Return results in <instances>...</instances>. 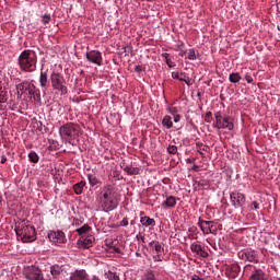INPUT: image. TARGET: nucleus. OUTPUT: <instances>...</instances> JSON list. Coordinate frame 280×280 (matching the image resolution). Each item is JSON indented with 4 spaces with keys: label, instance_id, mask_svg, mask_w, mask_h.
<instances>
[{
    "label": "nucleus",
    "instance_id": "58836bf2",
    "mask_svg": "<svg viewBox=\"0 0 280 280\" xmlns=\"http://www.w3.org/2000/svg\"><path fill=\"white\" fill-rule=\"evenodd\" d=\"M167 113H170V115H172L173 117L178 115V108L177 107H167L166 108Z\"/></svg>",
    "mask_w": 280,
    "mask_h": 280
},
{
    "label": "nucleus",
    "instance_id": "4c0bfd02",
    "mask_svg": "<svg viewBox=\"0 0 280 280\" xmlns=\"http://www.w3.org/2000/svg\"><path fill=\"white\" fill-rule=\"evenodd\" d=\"M196 49H194V48H190L189 50H188V60H196Z\"/></svg>",
    "mask_w": 280,
    "mask_h": 280
},
{
    "label": "nucleus",
    "instance_id": "ddd939ff",
    "mask_svg": "<svg viewBox=\"0 0 280 280\" xmlns=\"http://www.w3.org/2000/svg\"><path fill=\"white\" fill-rule=\"evenodd\" d=\"M95 243V236L93 235H83L79 240L80 248H92L93 244Z\"/></svg>",
    "mask_w": 280,
    "mask_h": 280
},
{
    "label": "nucleus",
    "instance_id": "cd10ccee",
    "mask_svg": "<svg viewBox=\"0 0 280 280\" xmlns=\"http://www.w3.org/2000/svg\"><path fill=\"white\" fill-rule=\"evenodd\" d=\"M142 280H161V279H159V276H156V272L154 270L148 269L144 272Z\"/></svg>",
    "mask_w": 280,
    "mask_h": 280
},
{
    "label": "nucleus",
    "instance_id": "f03ea898",
    "mask_svg": "<svg viewBox=\"0 0 280 280\" xmlns=\"http://www.w3.org/2000/svg\"><path fill=\"white\" fill-rule=\"evenodd\" d=\"M80 125L67 122L59 128V136L69 145H78L80 143Z\"/></svg>",
    "mask_w": 280,
    "mask_h": 280
},
{
    "label": "nucleus",
    "instance_id": "8fccbe9b",
    "mask_svg": "<svg viewBox=\"0 0 280 280\" xmlns=\"http://www.w3.org/2000/svg\"><path fill=\"white\" fill-rule=\"evenodd\" d=\"M80 224H82V220H80V219H73V225H74V226H80Z\"/></svg>",
    "mask_w": 280,
    "mask_h": 280
},
{
    "label": "nucleus",
    "instance_id": "9b49d317",
    "mask_svg": "<svg viewBox=\"0 0 280 280\" xmlns=\"http://www.w3.org/2000/svg\"><path fill=\"white\" fill-rule=\"evenodd\" d=\"M238 257L243 261L259 264V255L254 249H244V250L238 253Z\"/></svg>",
    "mask_w": 280,
    "mask_h": 280
},
{
    "label": "nucleus",
    "instance_id": "c756f323",
    "mask_svg": "<svg viewBox=\"0 0 280 280\" xmlns=\"http://www.w3.org/2000/svg\"><path fill=\"white\" fill-rule=\"evenodd\" d=\"M88 180H89L90 187H95L96 185H100L102 183L100 178H97V176L93 174H88Z\"/></svg>",
    "mask_w": 280,
    "mask_h": 280
},
{
    "label": "nucleus",
    "instance_id": "49530a36",
    "mask_svg": "<svg viewBox=\"0 0 280 280\" xmlns=\"http://www.w3.org/2000/svg\"><path fill=\"white\" fill-rule=\"evenodd\" d=\"M154 250H155V253H158V255H159L160 253H162L163 247L161 246V243L155 242V244H154Z\"/></svg>",
    "mask_w": 280,
    "mask_h": 280
},
{
    "label": "nucleus",
    "instance_id": "f257e3e1",
    "mask_svg": "<svg viewBox=\"0 0 280 280\" xmlns=\"http://www.w3.org/2000/svg\"><path fill=\"white\" fill-rule=\"evenodd\" d=\"M119 188L115 184H105L96 191V202L102 211H115L119 207Z\"/></svg>",
    "mask_w": 280,
    "mask_h": 280
},
{
    "label": "nucleus",
    "instance_id": "9d476101",
    "mask_svg": "<svg viewBox=\"0 0 280 280\" xmlns=\"http://www.w3.org/2000/svg\"><path fill=\"white\" fill-rule=\"evenodd\" d=\"M48 240L56 246H60V244H67V235H65V232H62L61 230L49 231Z\"/></svg>",
    "mask_w": 280,
    "mask_h": 280
},
{
    "label": "nucleus",
    "instance_id": "39448f33",
    "mask_svg": "<svg viewBox=\"0 0 280 280\" xmlns=\"http://www.w3.org/2000/svg\"><path fill=\"white\" fill-rule=\"evenodd\" d=\"M215 121L212 124V128L217 130H229L230 132L234 130L235 124L233 117L222 114V112H217L214 114Z\"/></svg>",
    "mask_w": 280,
    "mask_h": 280
},
{
    "label": "nucleus",
    "instance_id": "bf43d9fd",
    "mask_svg": "<svg viewBox=\"0 0 280 280\" xmlns=\"http://www.w3.org/2000/svg\"><path fill=\"white\" fill-rule=\"evenodd\" d=\"M89 280H102V279H100V277H97V276H92V278Z\"/></svg>",
    "mask_w": 280,
    "mask_h": 280
},
{
    "label": "nucleus",
    "instance_id": "bb28decb",
    "mask_svg": "<svg viewBox=\"0 0 280 280\" xmlns=\"http://www.w3.org/2000/svg\"><path fill=\"white\" fill-rule=\"evenodd\" d=\"M197 152L200 154L202 159H205L203 152H209V145L203 144L202 142H196Z\"/></svg>",
    "mask_w": 280,
    "mask_h": 280
},
{
    "label": "nucleus",
    "instance_id": "412c9836",
    "mask_svg": "<svg viewBox=\"0 0 280 280\" xmlns=\"http://www.w3.org/2000/svg\"><path fill=\"white\" fill-rule=\"evenodd\" d=\"M28 95H32L35 102H40V89L36 88L33 83L28 86Z\"/></svg>",
    "mask_w": 280,
    "mask_h": 280
},
{
    "label": "nucleus",
    "instance_id": "4468645a",
    "mask_svg": "<svg viewBox=\"0 0 280 280\" xmlns=\"http://www.w3.org/2000/svg\"><path fill=\"white\" fill-rule=\"evenodd\" d=\"M190 250L191 253H196L199 257H202L203 259H207L209 257V252L202 247V245L197 244V243H191L190 244Z\"/></svg>",
    "mask_w": 280,
    "mask_h": 280
},
{
    "label": "nucleus",
    "instance_id": "a19ab883",
    "mask_svg": "<svg viewBox=\"0 0 280 280\" xmlns=\"http://www.w3.org/2000/svg\"><path fill=\"white\" fill-rule=\"evenodd\" d=\"M42 21L44 25H47L51 21V14H44Z\"/></svg>",
    "mask_w": 280,
    "mask_h": 280
},
{
    "label": "nucleus",
    "instance_id": "a18cd8bd",
    "mask_svg": "<svg viewBox=\"0 0 280 280\" xmlns=\"http://www.w3.org/2000/svg\"><path fill=\"white\" fill-rule=\"evenodd\" d=\"M249 209H250V211H253V210L257 211V209H259V202L258 201H253L249 205Z\"/></svg>",
    "mask_w": 280,
    "mask_h": 280
},
{
    "label": "nucleus",
    "instance_id": "a211bd4d",
    "mask_svg": "<svg viewBox=\"0 0 280 280\" xmlns=\"http://www.w3.org/2000/svg\"><path fill=\"white\" fill-rule=\"evenodd\" d=\"M225 275L229 279H237L240 275V266L232 265L225 269Z\"/></svg>",
    "mask_w": 280,
    "mask_h": 280
},
{
    "label": "nucleus",
    "instance_id": "de8ad7c7",
    "mask_svg": "<svg viewBox=\"0 0 280 280\" xmlns=\"http://www.w3.org/2000/svg\"><path fill=\"white\" fill-rule=\"evenodd\" d=\"M245 80H246L247 84H253V74L250 72H247L245 74Z\"/></svg>",
    "mask_w": 280,
    "mask_h": 280
},
{
    "label": "nucleus",
    "instance_id": "3c124183",
    "mask_svg": "<svg viewBox=\"0 0 280 280\" xmlns=\"http://www.w3.org/2000/svg\"><path fill=\"white\" fill-rule=\"evenodd\" d=\"M175 47H178V49H180V47H185V42L178 40Z\"/></svg>",
    "mask_w": 280,
    "mask_h": 280
},
{
    "label": "nucleus",
    "instance_id": "b1692460",
    "mask_svg": "<svg viewBox=\"0 0 280 280\" xmlns=\"http://www.w3.org/2000/svg\"><path fill=\"white\" fill-rule=\"evenodd\" d=\"M140 223L142 226H156V221L148 215L140 217Z\"/></svg>",
    "mask_w": 280,
    "mask_h": 280
},
{
    "label": "nucleus",
    "instance_id": "5fc2aeb1",
    "mask_svg": "<svg viewBox=\"0 0 280 280\" xmlns=\"http://www.w3.org/2000/svg\"><path fill=\"white\" fill-rule=\"evenodd\" d=\"M191 170H192V172H199L200 166H198V165H192Z\"/></svg>",
    "mask_w": 280,
    "mask_h": 280
},
{
    "label": "nucleus",
    "instance_id": "c03bdc74",
    "mask_svg": "<svg viewBox=\"0 0 280 280\" xmlns=\"http://www.w3.org/2000/svg\"><path fill=\"white\" fill-rule=\"evenodd\" d=\"M120 167H121V170H122L124 172H126L127 174H129L130 168H131V166L128 165V164H126V162L121 163V164H120Z\"/></svg>",
    "mask_w": 280,
    "mask_h": 280
},
{
    "label": "nucleus",
    "instance_id": "680f3d73",
    "mask_svg": "<svg viewBox=\"0 0 280 280\" xmlns=\"http://www.w3.org/2000/svg\"><path fill=\"white\" fill-rule=\"evenodd\" d=\"M154 259H155V261H162V259H161V257H159V255H158V258L154 257Z\"/></svg>",
    "mask_w": 280,
    "mask_h": 280
},
{
    "label": "nucleus",
    "instance_id": "0e129e2a",
    "mask_svg": "<svg viewBox=\"0 0 280 280\" xmlns=\"http://www.w3.org/2000/svg\"><path fill=\"white\" fill-rule=\"evenodd\" d=\"M136 257H141V254L139 252H137Z\"/></svg>",
    "mask_w": 280,
    "mask_h": 280
},
{
    "label": "nucleus",
    "instance_id": "dca6fc26",
    "mask_svg": "<svg viewBox=\"0 0 280 280\" xmlns=\"http://www.w3.org/2000/svg\"><path fill=\"white\" fill-rule=\"evenodd\" d=\"M173 80H178L179 82H185L187 86H191V79L189 78V74L186 72H172Z\"/></svg>",
    "mask_w": 280,
    "mask_h": 280
},
{
    "label": "nucleus",
    "instance_id": "473e14b6",
    "mask_svg": "<svg viewBox=\"0 0 280 280\" xmlns=\"http://www.w3.org/2000/svg\"><path fill=\"white\" fill-rule=\"evenodd\" d=\"M78 232L79 235H86L89 233V231H91V226H89V224H84L83 226L81 228H78L75 230Z\"/></svg>",
    "mask_w": 280,
    "mask_h": 280
},
{
    "label": "nucleus",
    "instance_id": "c9c22d12",
    "mask_svg": "<svg viewBox=\"0 0 280 280\" xmlns=\"http://www.w3.org/2000/svg\"><path fill=\"white\" fill-rule=\"evenodd\" d=\"M109 250L118 255L121 254V248H119L115 242L109 243Z\"/></svg>",
    "mask_w": 280,
    "mask_h": 280
},
{
    "label": "nucleus",
    "instance_id": "7ed1b4c3",
    "mask_svg": "<svg viewBox=\"0 0 280 280\" xmlns=\"http://www.w3.org/2000/svg\"><path fill=\"white\" fill-rule=\"evenodd\" d=\"M36 62H38V57L36 56V51L32 49H24L18 58V65L21 71H25L26 73H33L36 70Z\"/></svg>",
    "mask_w": 280,
    "mask_h": 280
},
{
    "label": "nucleus",
    "instance_id": "5701e85b",
    "mask_svg": "<svg viewBox=\"0 0 280 280\" xmlns=\"http://www.w3.org/2000/svg\"><path fill=\"white\" fill-rule=\"evenodd\" d=\"M32 83H30L28 81H23L21 83H18L15 85V89L18 91V93H20V95H23V93H25V91L30 90Z\"/></svg>",
    "mask_w": 280,
    "mask_h": 280
},
{
    "label": "nucleus",
    "instance_id": "864d4df0",
    "mask_svg": "<svg viewBox=\"0 0 280 280\" xmlns=\"http://www.w3.org/2000/svg\"><path fill=\"white\" fill-rule=\"evenodd\" d=\"M8 161V158L5 156V154L1 155V160L0 163H5Z\"/></svg>",
    "mask_w": 280,
    "mask_h": 280
},
{
    "label": "nucleus",
    "instance_id": "052dcab7",
    "mask_svg": "<svg viewBox=\"0 0 280 280\" xmlns=\"http://www.w3.org/2000/svg\"><path fill=\"white\" fill-rule=\"evenodd\" d=\"M135 224H137V222L135 220L130 221V226H135Z\"/></svg>",
    "mask_w": 280,
    "mask_h": 280
},
{
    "label": "nucleus",
    "instance_id": "f8f14e48",
    "mask_svg": "<svg viewBox=\"0 0 280 280\" xmlns=\"http://www.w3.org/2000/svg\"><path fill=\"white\" fill-rule=\"evenodd\" d=\"M86 60L92 65L102 67L104 65V58L102 57V51L100 50H90L85 54Z\"/></svg>",
    "mask_w": 280,
    "mask_h": 280
},
{
    "label": "nucleus",
    "instance_id": "c85d7f7f",
    "mask_svg": "<svg viewBox=\"0 0 280 280\" xmlns=\"http://www.w3.org/2000/svg\"><path fill=\"white\" fill-rule=\"evenodd\" d=\"M161 57L164 59L165 63L167 65V67L170 69H174V67H176V62L172 61L171 58H170V54L167 52H163L161 55Z\"/></svg>",
    "mask_w": 280,
    "mask_h": 280
},
{
    "label": "nucleus",
    "instance_id": "6e6552de",
    "mask_svg": "<svg viewBox=\"0 0 280 280\" xmlns=\"http://www.w3.org/2000/svg\"><path fill=\"white\" fill-rule=\"evenodd\" d=\"M230 200L234 209H244V205H246V195L238 190H234L230 194Z\"/></svg>",
    "mask_w": 280,
    "mask_h": 280
},
{
    "label": "nucleus",
    "instance_id": "0eeeda50",
    "mask_svg": "<svg viewBox=\"0 0 280 280\" xmlns=\"http://www.w3.org/2000/svg\"><path fill=\"white\" fill-rule=\"evenodd\" d=\"M197 226H199L203 235L218 234V223L214 221H205L203 219L199 218Z\"/></svg>",
    "mask_w": 280,
    "mask_h": 280
},
{
    "label": "nucleus",
    "instance_id": "aec40b11",
    "mask_svg": "<svg viewBox=\"0 0 280 280\" xmlns=\"http://www.w3.org/2000/svg\"><path fill=\"white\" fill-rule=\"evenodd\" d=\"M49 70L43 71V67L40 69L39 74V86L42 89H47V82H49Z\"/></svg>",
    "mask_w": 280,
    "mask_h": 280
},
{
    "label": "nucleus",
    "instance_id": "79ce46f5",
    "mask_svg": "<svg viewBox=\"0 0 280 280\" xmlns=\"http://www.w3.org/2000/svg\"><path fill=\"white\" fill-rule=\"evenodd\" d=\"M211 117H213V113L207 112L206 115H205L206 124H211Z\"/></svg>",
    "mask_w": 280,
    "mask_h": 280
},
{
    "label": "nucleus",
    "instance_id": "6e6d98bb",
    "mask_svg": "<svg viewBox=\"0 0 280 280\" xmlns=\"http://www.w3.org/2000/svg\"><path fill=\"white\" fill-rule=\"evenodd\" d=\"M190 280H203V279L200 278L198 275H194Z\"/></svg>",
    "mask_w": 280,
    "mask_h": 280
},
{
    "label": "nucleus",
    "instance_id": "393cba45",
    "mask_svg": "<svg viewBox=\"0 0 280 280\" xmlns=\"http://www.w3.org/2000/svg\"><path fill=\"white\" fill-rule=\"evenodd\" d=\"M162 207H166L167 209H173V207H176V197H166V200L163 201Z\"/></svg>",
    "mask_w": 280,
    "mask_h": 280
},
{
    "label": "nucleus",
    "instance_id": "423d86ee",
    "mask_svg": "<svg viewBox=\"0 0 280 280\" xmlns=\"http://www.w3.org/2000/svg\"><path fill=\"white\" fill-rule=\"evenodd\" d=\"M50 82L52 90L59 93V95H67V93H69V89L67 88V80L62 73L52 71L50 74Z\"/></svg>",
    "mask_w": 280,
    "mask_h": 280
},
{
    "label": "nucleus",
    "instance_id": "4d7b16f0",
    "mask_svg": "<svg viewBox=\"0 0 280 280\" xmlns=\"http://www.w3.org/2000/svg\"><path fill=\"white\" fill-rule=\"evenodd\" d=\"M137 240H141L142 242H145V237L141 236V233H139V235L136 236Z\"/></svg>",
    "mask_w": 280,
    "mask_h": 280
},
{
    "label": "nucleus",
    "instance_id": "603ef678",
    "mask_svg": "<svg viewBox=\"0 0 280 280\" xmlns=\"http://www.w3.org/2000/svg\"><path fill=\"white\" fill-rule=\"evenodd\" d=\"M174 117V122L175 124H178V121H180V115L179 114H176Z\"/></svg>",
    "mask_w": 280,
    "mask_h": 280
},
{
    "label": "nucleus",
    "instance_id": "20e7f679",
    "mask_svg": "<svg viewBox=\"0 0 280 280\" xmlns=\"http://www.w3.org/2000/svg\"><path fill=\"white\" fill-rule=\"evenodd\" d=\"M15 235L22 237V242L30 243L36 240V229L32 225H27L26 222H21L15 225Z\"/></svg>",
    "mask_w": 280,
    "mask_h": 280
},
{
    "label": "nucleus",
    "instance_id": "e433bc0d",
    "mask_svg": "<svg viewBox=\"0 0 280 280\" xmlns=\"http://www.w3.org/2000/svg\"><path fill=\"white\" fill-rule=\"evenodd\" d=\"M166 150L168 154H178V147L174 144H168Z\"/></svg>",
    "mask_w": 280,
    "mask_h": 280
},
{
    "label": "nucleus",
    "instance_id": "ea45409f",
    "mask_svg": "<svg viewBox=\"0 0 280 280\" xmlns=\"http://www.w3.org/2000/svg\"><path fill=\"white\" fill-rule=\"evenodd\" d=\"M137 174H139V167L131 166V168H129L128 176H137Z\"/></svg>",
    "mask_w": 280,
    "mask_h": 280
},
{
    "label": "nucleus",
    "instance_id": "37998d69",
    "mask_svg": "<svg viewBox=\"0 0 280 280\" xmlns=\"http://www.w3.org/2000/svg\"><path fill=\"white\" fill-rule=\"evenodd\" d=\"M128 224H130V221H129L128 217H125V218L119 222V226H122V228L128 226Z\"/></svg>",
    "mask_w": 280,
    "mask_h": 280
},
{
    "label": "nucleus",
    "instance_id": "a878e982",
    "mask_svg": "<svg viewBox=\"0 0 280 280\" xmlns=\"http://www.w3.org/2000/svg\"><path fill=\"white\" fill-rule=\"evenodd\" d=\"M162 126L166 128L167 130H171V128H174V122L172 121V116L165 115L162 119Z\"/></svg>",
    "mask_w": 280,
    "mask_h": 280
},
{
    "label": "nucleus",
    "instance_id": "69168bd1",
    "mask_svg": "<svg viewBox=\"0 0 280 280\" xmlns=\"http://www.w3.org/2000/svg\"><path fill=\"white\" fill-rule=\"evenodd\" d=\"M179 56L182 57L185 56V51L179 52Z\"/></svg>",
    "mask_w": 280,
    "mask_h": 280
},
{
    "label": "nucleus",
    "instance_id": "f3484780",
    "mask_svg": "<svg viewBox=\"0 0 280 280\" xmlns=\"http://www.w3.org/2000/svg\"><path fill=\"white\" fill-rule=\"evenodd\" d=\"M65 272V265L55 264L50 266V275L54 279H58Z\"/></svg>",
    "mask_w": 280,
    "mask_h": 280
},
{
    "label": "nucleus",
    "instance_id": "f704fd0d",
    "mask_svg": "<svg viewBox=\"0 0 280 280\" xmlns=\"http://www.w3.org/2000/svg\"><path fill=\"white\" fill-rule=\"evenodd\" d=\"M104 277L107 280H119V276L116 272H113V271L105 272Z\"/></svg>",
    "mask_w": 280,
    "mask_h": 280
},
{
    "label": "nucleus",
    "instance_id": "72a5a7b5",
    "mask_svg": "<svg viewBox=\"0 0 280 280\" xmlns=\"http://www.w3.org/2000/svg\"><path fill=\"white\" fill-rule=\"evenodd\" d=\"M8 102V90H0V104H5Z\"/></svg>",
    "mask_w": 280,
    "mask_h": 280
},
{
    "label": "nucleus",
    "instance_id": "09e8293b",
    "mask_svg": "<svg viewBox=\"0 0 280 280\" xmlns=\"http://www.w3.org/2000/svg\"><path fill=\"white\" fill-rule=\"evenodd\" d=\"M135 71H136V73H143V71H145V67H143V66H136L135 67Z\"/></svg>",
    "mask_w": 280,
    "mask_h": 280
},
{
    "label": "nucleus",
    "instance_id": "1a4fd4ad",
    "mask_svg": "<svg viewBox=\"0 0 280 280\" xmlns=\"http://www.w3.org/2000/svg\"><path fill=\"white\" fill-rule=\"evenodd\" d=\"M24 277L27 280H45L43 270L36 266H28L24 269Z\"/></svg>",
    "mask_w": 280,
    "mask_h": 280
},
{
    "label": "nucleus",
    "instance_id": "2f4dec72",
    "mask_svg": "<svg viewBox=\"0 0 280 280\" xmlns=\"http://www.w3.org/2000/svg\"><path fill=\"white\" fill-rule=\"evenodd\" d=\"M30 163H38L40 161V156L35 151H31L28 153Z\"/></svg>",
    "mask_w": 280,
    "mask_h": 280
},
{
    "label": "nucleus",
    "instance_id": "13d9d810",
    "mask_svg": "<svg viewBox=\"0 0 280 280\" xmlns=\"http://www.w3.org/2000/svg\"><path fill=\"white\" fill-rule=\"evenodd\" d=\"M56 143L58 142L52 141V144L49 145L50 150H56Z\"/></svg>",
    "mask_w": 280,
    "mask_h": 280
},
{
    "label": "nucleus",
    "instance_id": "7c9ffc66",
    "mask_svg": "<svg viewBox=\"0 0 280 280\" xmlns=\"http://www.w3.org/2000/svg\"><path fill=\"white\" fill-rule=\"evenodd\" d=\"M242 80V74H240V72H232L229 77V81L232 84H237V82H240Z\"/></svg>",
    "mask_w": 280,
    "mask_h": 280
},
{
    "label": "nucleus",
    "instance_id": "4be33fe9",
    "mask_svg": "<svg viewBox=\"0 0 280 280\" xmlns=\"http://www.w3.org/2000/svg\"><path fill=\"white\" fill-rule=\"evenodd\" d=\"M84 189H86V182L81 180L73 185V191L77 196H82Z\"/></svg>",
    "mask_w": 280,
    "mask_h": 280
},
{
    "label": "nucleus",
    "instance_id": "e2e57ef3",
    "mask_svg": "<svg viewBox=\"0 0 280 280\" xmlns=\"http://www.w3.org/2000/svg\"><path fill=\"white\" fill-rule=\"evenodd\" d=\"M186 163H194V161H191L190 159H187Z\"/></svg>",
    "mask_w": 280,
    "mask_h": 280
},
{
    "label": "nucleus",
    "instance_id": "2eb2a0df",
    "mask_svg": "<svg viewBox=\"0 0 280 280\" xmlns=\"http://www.w3.org/2000/svg\"><path fill=\"white\" fill-rule=\"evenodd\" d=\"M69 280H89V272L85 269H75L70 273Z\"/></svg>",
    "mask_w": 280,
    "mask_h": 280
},
{
    "label": "nucleus",
    "instance_id": "6ab92c4d",
    "mask_svg": "<svg viewBox=\"0 0 280 280\" xmlns=\"http://www.w3.org/2000/svg\"><path fill=\"white\" fill-rule=\"evenodd\" d=\"M248 280H268V276L261 269H257L254 267L252 275Z\"/></svg>",
    "mask_w": 280,
    "mask_h": 280
},
{
    "label": "nucleus",
    "instance_id": "338daca9",
    "mask_svg": "<svg viewBox=\"0 0 280 280\" xmlns=\"http://www.w3.org/2000/svg\"><path fill=\"white\" fill-rule=\"evenodd\" d=\"M3 88L2 86H0V91L2 90Z\"/></svg>",
    "mask_w": 280,
    "mask_h": 280
}]
</instances>
